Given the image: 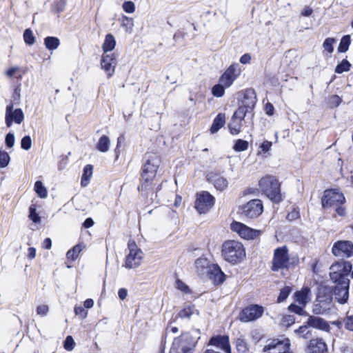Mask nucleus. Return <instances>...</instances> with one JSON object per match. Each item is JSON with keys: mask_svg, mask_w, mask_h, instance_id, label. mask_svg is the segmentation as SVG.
Wrapping results in <instances>:
<instances>
[{"mask_svg": "<svg viewBox=\"0 0 353 353\" xmlns=\"http://www.w3.org/2000/svg\"><path fill=\"white\" fill-rule=\"evenodd\" d=\"M351 270L352 265L347 261L339 262L330 267V276L336 283L334 291L335 298L340 303H344L348 299L350 280L346 276Z\"/></svg>", "mask_w": 353, "mask_h": 353, "instance_id": "nucleus-1", "label": "nucleus"}, {"mask_svg": "<svg viewBox=\"0 0 353 353\" xmlns=\"http://www.w3.org/2000/svg\"><path fill=\"white\" fill-rule=\"evenodd\" d=\"M200 337L199 330L182 333L179 336L174 338L170 353H193Z\"/></svg>", "mask_w": 353, "mask_h": 353, "instance_id": "nucleus-2", "label": "nucleus"}, {"mask_svg": "<svg viewBox=\"0 0 353 353\" xmlns=\"http://www.w3.org/2000/svg\"><path fill=\"white\" fill-rule=\"evenodd\" d=\"M223 259L230 263L237 264L242 262L246 256L243 245L234 240H228L222 245L221 249Z\"/></svg>", "mask_w": 353, "mask_h": 353, "instance_id": "nucleus-3", "label": "nucleus"}, {"mask_svg": "<svg viewBox=\"0 0 353 353\" xmlns=\"http://www.w3.org/2000/svg\"><path fill=\"white\" fill-rule=\"evenodd\" d=\"M259 186L263 194L271 201L279 203L282 200L281 184L274 176L266 175L259 181Z\"/></svg>", "mask_w": 353, "mask_h": 353, "instance_id": "nucleus-4", "label": "nucleus"}, {"mask_svg": "<svg viewBox=\"0 0 353 353\" xmlns=\"http://www.w3.org/2000/svg\"><path fill=\"white\" fill-rule=\"evenodd\" d=\"M332 290L327 286L321 285L315 303L313 306V312L316 314H323L330 310L332 306Z\"/></svg>", "mask_w": 353, "mask_h": 353, "instance_id": "nucleus-5", "label": "nucleus"}, {"mask_svg": "<svg viewBox=\"0 0 353 353\" xmlns=\"http://www.w3.org/2000/svg\"><path fill=\"white\" fill-rule=\"evenodd\" d=\"M145 159V163L143 167L142 178L145 181H150L156 176L161 159L157 154L154 153L147 154Z\"/></svg>", "mask_w": 353, "mask_h": 353, "instance_id": "nucleus-6", "label": "nucleus"}, {"mask_svg": "<svg viewBox=\"0 0 353 353\" xmlns=\"http://www.w3.org/2000/svg\"><path fill=\"white\" fill-rule=\"evenodd\" d=\"M263 212V205L260 199H252L240 205L239 213L246 219H256Z\"/></svg>", "mask_w": 353, "mask_h": 353, "instance_id": "nucleus-7", "label": "nucleus"}, {"mask_svg": "<svg viewBox=\"0 0 353 353\" xmlns=\"http://www.w3.org/2000/svg\"><path fill=\"white\" fill-rule=\"evenodd\" d=\"M128 250L129 252L125 260V267L128 269L137 268L141 264L144 254L134 241H129Z\"/></svg>", "mask_w": 353, "mask_h": 353, "instance_id": "nucleus-8", "label": "nucleus"}, {"mask_svg": "<svg viewBox=\"0 0 353 353\" xmlns=\"http://www.w3.org/2000/svg\"><path fill=\"white\" fill-rule=\"evenodd\" d=\"M272 264V270L274 272L289 268L290 257L286 246L279 247L274 250Z\"/></svg>", "mask_w": 353, "mask_h": 353, "instance_id": "nucleus-9", "label": "nucleus"}, {"mask_svg": "<svg viewBox=\"0 0 353 353\" xmlns=\"http://www.w3.org/2000/svg\"><path fill=\"white\" fill-rule=\"evenodd\" d=\"M215 198L207 191L196 194L195 208L200 213L208 212L214 205Z\"/></svg>", "mask_w": 353, "mask_h": 353, "instance_id": "nucleus-10", "label": "nucleus"}, {"mask_svg": "<svg viewBox=\"0 0 353 353\" xmlns=\"http://www.w3.org/2000/svg\"><path fill=\"white\" fill-rule=\"evenodd\" d=\"M345 201L343 194L336 190H326L321 199L322 205L325 208L342 205Z\"/></svg>", "mask_w": 353, "mask_h": 353, "instance_id": "nucleus-11", "label": "nucleus"}, {"mask_svg": "<svg viewBox=\"0 0 353 353\" xmlns=\"http://www.w3.org/2000/svg\"><path fill=\"white\" fill-rule=\"evenodd\" d=\"M230 228L233 232L237 233L241 238L246 240L254 239L261 234V231L252 229L238 221H233L230 225Z\"/></svg>", "mask_w": 353, "mask_h": 353, "instance_id": "nucleus-12", "label": "nucleus"}, {"mask_svg": "<svg viewBox=\"0 0 353 353\" xmlns=\"http://www.w3.org/2000/svg\"><path fill=\"white\" fill-rule=\"evenodd\" d=\"M332 253L339 258H350L353 256V243L347 240L336 241L332 248Z\"/></svg>", "mask_w": 353, "mask_h": 353, "instance_id": "nucleus-13", "label": "nucleus"}, {"mask_svg": "<svg viewBox=\"0 0 353 353\" xmlns=\"http://www.w3.org/2000/svg\"><path fill=\"white\" fill-rule=\"evenodd\" d=\"M263 312V307L253 304L243 309L239 314V319L244 323L254 321L261 318Z\"/></svg>", "mask_w": 353, "mask_h": 353, "instance_id": "nucleus-14", "label": "nucleus"}, {"mask_svg": "<svg viewBox=\"0 0 353 353\" xmlns=\"http://www.w3.org/2000/svg\"><path fill=\"white\" fill-rule=\"evenodd\" d=\"M290 340L286 339L283 341L274 339L268 341L263 347L265 353H286L290 349Z\"/></svg>", "mask_w": 353, "mask_h": 353, "instance_id": "nucleus-15", "label": "nucleus"}, {"mask_svg": "<svg viewBox=\"0 0 353 353\" xmlns=\"http://www.w3.org/2000/svg\"><path fill=\"white\" fill-rule=\"evenodd\" d=\"M117 56L114 53H103L101 56V67L105 71L108 78L112 77L114 73L117 63Z\"/></svg>", "mask_w": 353, "mask_h": 353, "instance_id": "nucleus-16", "label": "nucleus"}, {"mask_svg": "<svg viewBox=\"0 0 353 353\" xmlns=\"http://www.w3.org/2000/svg\"><path fill=\"white\" fill-rule=\"evenodd\" d=\"M24 120V114L21 108L14 109L13 105L6 107L5 121L8 127H10L13 122L21 124Z\"/></svg>", "mask_w": 353, "mask_h": 353, "instance_id": "nucleus-17", "label": "nucleus"}, {"mask_svg": "<svg viewBox=\"0 0 353 353\" xmlns=\"http://www.w3.org/2000/svg\"><path fill=\"white\" fill-rule=\"evenodd\" d=\"M241 73V69L237 63L232 64L221 75L219 82L226 88H229Z\"/></svg>", "mask_w": 353, "mask_h": 353, "instance_id": "nucleus-18", "label": "nucleus"}, {"mask_svg": "<svg viewBox=\"0 0 353 353\" xmlns=\"http://www.w3.org/2000/svg\"><path fill=\"white\" fill-rule=\"evenodd\" d=\"M327 345L322 338H313L310 340L306 347L307 353H326Z\"/></svg>", "mask_w": 353, "mask_h": 353, "instance_id": "nucleus-19", "label": "nucleus"}, {"mask_svg": "<svg viewBox=\"0 0 353 353\" xmlns=\"http://www.w3.org/2000/svg\"><path fill=\"white\" fill-rule=\"evenodd\" d=\"M209 345L222 350L225 353H231L229 337L226 335H218L211 338Z\"/></svg>", "mask_w": 353, "mask_h": 353, "instance_id": "nucleus-20", "label": "nucleus"}, {"mask_svg": "<svg viewBox=\"0 0 353 353\" xmlns=\"http://www.w3.org/2000/svg\"><path fill=\"white\" fill-rule=\"evenodd\" d=\"M208 180L210 183L214 185V188L219 191H224L228 187V180L223 176L211 173L208 176Z\"/></svg>", "mask_w": 353, "mask_h": 353, "instance_id": "nucleus-21", "label": "nucleus"}, {"mask_svg": "<svg viewBox=\"0 0 353 353\" xmlns=\"http://www.w3.org/2000/svg\"><path fill=\"white\" fill-rule=\"evenodd\" d=\"M212 265L206 258H199L194 262L195 271L199 276H206L210 273Z\"/></svg>", "mask_w": 353, "mask_h": 353, "instance_id": "nucleus-22", "label": "nucleus"}, {"mask_svg": "<svg viewBox=\"0 0 353 353\" xmlns=\"http://www.w3.org/2000/svg\"><path fill=\"white\" fill-rule=\"evenodd\" d=\"M307 323L310 325L311 327L316 328L324 332H330V326L329 323L320 317L310 316L307 320Z\"/></svg>", "mask_w": 353, "mask_h": 353, "instance_id": "nucleus-23", "label": "nucleus"}, {"mask_svg": "<svg viewBox=\"0 0 353 353\" xmlns=\"http://www.w3.org/2000/svg\"><path fill=\"white\" fill-rule=\"evenodd\" d=\"M256 103V97L253 90H248L245 92L241 105L245 107L248 111L252 112Z\"/></svg>", "mask_w": 353, "mask_h": 353, "instance_id": "nucleus-24", "label": "nucleus"}, {"mask_svg": "<svg viewBox=\"0 0 353 353\" xmlns=\"http://www.w3.org/2000/svg\"><path fill=\"white\" fill-rule=\"evenodd\" d=\"M206 277L211 279L216 285L221 284L225 281V274L216 264L211 266V270Z\"/></svg>", "mask_w": 353, "mask_h": 353, "instance_id": "nucleus-25", "label": "nucleus"}, {"mask_svg": "<svg viewBox=\"0 0 353 353\" xmlns=\"http://www.w3.org/2000/svg\"><path fill=\"white\" fill-rule=\"evenodd\" d=\"M310 290L307 287L303 288L300 291L294 294V300L299 305L305 307L310 301Z\"/></svg>", "mask_w": 353, "mask_h": 353, "instance_id": "nucleus-26", "label": "nucleus"}, {"mask_svg": "<svg viewBox=\"0 0 353 353\" xmlns=\"http://www.w3.org/2000/svg\"><path fill=\"white\" fill-rule=\"evenodd\" d=\"M310 325L305 322V324L300 326L298 329L294 331V334L299 339L307 340L312 335V330L310 329Z\"/></svg>", "mask_w": 353, "mask_h": 353, "instance_id": "nucleus-27", "label": "nucleus"}, {"mask_svg": "<svg viewBox=\"0 0 353 353\" xmlns=\"http://www.w3.org/2000/svg\"><path fill=\"white\" fill-rule=\"evenodd\" d=\"M199 310L196 309L194 305L188 304L179 312L178 316L181 319H190L192 316H199Z\"/></svg>", "mask_w": 353, "mask_h": 353, "instance_id": "nucleus-28", "label": "nucleus"}, {"mask_svg": "<svg viewBox=\"0 0 353 353\" xmlns=\"http://www.w3.org/2000/svg\"><path fill=\"white\" fill-rule=\"evenodd\" d=\"M116 46L114 37L112 34H108L105 36V41L102 45L103 53L108 54V52L113 50Z\"/></svg>", "mask_w": 353, "mask_h": 353, "instance_id": "nucleus-29", "label": "nucleus"}, {"mask_svg": "<svg viewBox=\"0 0 353 353\" xmlns=\"http://www.w3.org/2000/svg\"><path fill=\"white\" fill-rule=\"evenodd\" d=\"M233 343L239 353H247L249 351L248 344L243 336L235 339Z\"/></svg>", "mask_w": 353, "mask_h": 353, "instance_id": "nucleus-30", "label": "nucleus"}, {"mask_svg": "<svg viewBox=\"0 0 353 353\" xmlns=\"http://www.w3.org/2000/svg\"><path fill=\"white\" fill-rule=\"evenodd\" d=\"M225 119L223 114H219L214 119L212 126L210 128V132L212 134L216 133L225 124Z\"/></svg>", "mask_w": 353, "mask_h": 353, "instance_id": "nucleus-31", "label": "nucleus"}, {"mask_svg": "<svg viewBox=\"0 0 353 353\" xmlns=\"http://www.w3.org/2000/svg\"><path fill=\"white\" fill-rule=\"evenodd\" d=\"M92 170L93 167L91 165H87L85 166L81 181L82 187H86L89 184L92 175Z\"/></svg>", "mask_w": 353, "mask_h": 353, "instance_id": "nucleus-32", "label": "nucleus"}, {"mask_svg": "<svg viewBox=\"0 0 353 353\" xmlns=\"http://www.w3.org/2000/svg\"><path fill=\"white\" fill-rule=\"evenodd\" d=\"M110 140L108 137L103 135L100 137L97 144V149L101 152H106L109 150Z\"/></svg>", "mask_w": 353, "mask_h": 353, "instance_id": "nucleus-33", "label": "nucleus"}, {"mask_svg": "<svg viewBox=\"0 0 353 353\" xmlns=\"http://www.w3.org/2000/svg\"><path fill=\"white\" fill-rule=\"evenodd\" d=\"M241 127L242 121L232 117L230 123H229L230 132L233 135H236L241 132Z\"/></svg>", "mask_w": 353, "mask_h": 353, "instance_id": "nucleus-34", "label": "nucleus"}, {"mask_svg": "<svg viewBox=\"0 0 353 353\" xmlns=\"http://www.w3.org/2000/svg\"><path fill=\"white\" fill-rule=\"evenodd\" d=\"M44 44L47 49L54 50L59 47L60 41L57 37H48L44 39Z\"/></svg>", "mask_w": 353, "mask_h": 353, "instance_id": "nucleus-35", "label": "nucleus"}, {"mask_svg": "<svg viewBox=\"0 0 353 353\" xmlns=\"http://www.w3.org/2000/svg\"><path fill=\"white\" fill-rule=\"evenodd\" d=\"M34 190L38 196L41 199H45L48 196L47 188L43 185V183L40 181H37L34 183Z\"/></svg>", "mask_w": 353, "mask_h": 353, "instance_id": "nucleus-36", "label": "nucleus"}, {"mask_svg": "<svg viewBox=\"0 0 353 353\" xmlns=\"http://www.w3.org/2000/svg\"><path fill=\"white\" fill-rule=\"evenodd\" d=\"M121 26L125 29V32L131 33L133 29V19L127 16H123L121 19Z\"/></svg>", "mask_w": 353, "mask_h": 353, "instance_id": "nucleus-37", "label": "nucleus"}, {"mask_svg": "<svg viewBox=\"0 0 353 353\" xmlns=\"http://www.w3.org/2000/svg\"><path fill=\"white\" fill-rule=\"evenodd\" d=\"M83 249V246L80 244H78V245H76L75 246L73 247V248L72 250H70L69 251H68L67 254H66V256H67V259H71L72 261L75 260L76 259H77L79 253L81 252V251Z\"/></svg>", "mask_w": 353, "mask_h": 353, "instance_id": "nucleus-38", "label": "nucleus"}, {"mask_svg": "<svg viewBox=\"0 0 353 353\" xmlns=\"http://www.w3.org/2000/svg\"><path fill=\"white\" fill-rule=\"evenodd\" d=\"M350 42L351 39L350 35L343 37L338 47V51L339 52H345L348 50Z\"/></svg>", "mask_w": 353, "mask_h": 353, "instance_id": "nucleus-39", "label": "nucleus"}, {"mask_svg": "<svg viewBox=\"0 0 353 353\" xmlns=\"http://www.w3.org/2000/svg\"><path fill=\"white\" fill-rule=\"evenodd\" d=\"M249 143L247 141L237 139L233 146V149L236 152H243L248 150Z\"/></svg>", "mask_w": 353, "mask_h": 353, "instance_id": "nucleus-40", "label": "nucleus"}, {"mask_svg": "<svg viewBox=\"0 0 353 353\" xmlns=\"http://www.w3.org/2000/svg\"><path fill=\"white\" fill-rule=\"evenodd\" d=\"M252 112L248 111V110L245 109V107L240 106L234 113L232 117L242 121L248 113H251Z\"/></svg>", "mask_w": 353, "mask_h": 353, "instance_id": "nucleus-41", "label": "nucleus"}, {"mask_svg": "<svg viewBox=\"0 0 353 353\" xmlns=\"http://www.w3.org/2000/svg\"><path fill=\"white\" fill-rule=\"evenodd\" d=\"M351 67V64L346 59H343L337 66L336 67L335 72L338 74H341L343 72L349 71Z\"/></svg>", "mask_w": 353, "mask_h": 353, "instance_id": "nucleus-42", "label": "nucleus"}, {"mask_svg": "<svg viewBox=\"0 0 353 353\" xmlns=\"http://www.w3.org/2000/svg\"><path fill=\"white\" fill-rule=\"evenodd\" d=\"M225 88H226V87L223 84H222L219 82V84L213 86V88L212 89V94L214 97H221L225 93Z\"/></svg>", "mask_w": 353, "mask_h": 353, "instance_id": "nucleus-43", "label": "nucleus"}, {"mask_svg": "<svg viewBox=\"0 0 353 353\" xmlns=\"http://www.w3.org/2000/svg\"><path fill=\"white\" fill-rule=\"evenodd\" d=\"M24 41L28 45H32L35 41V37L33 32L30 29H26L23 33Z\"/></svg>", "mask_w": 353, "mask_h": 353, "instance_id": "nucleus-44", "label": "nucleus"}, {"mask_svg": "<svg viewBox=\"0 0 353 353\" xmlns=\"http://www.w3.org/2000/svg\"><path fill=\"white\" fill-rule=\"evenodd\" d=\"M336 42L334 38H327L323 43V47L328 53H332L334 51L333 44Z\"/></svg>", "mask_w": 353, "mask_h": 353, "instance_id": "nucleus-45", "label": "nucleus"}, {"mask_svg": "<svg viewBox=\"0 0 353 353\" xmlns=\"http://www.w3.org/2000/svg\"><path fill=\"white\" fill-rule=\"evenodd\" d=\"M10 161V157L8 152L0 151V168H6L8 166Z\"/></svg>", "mask_w": 353, "mask_h": 353, "instance_id": "nucleus-46", "label": "nucleus"}, {"mask_svg": "<svg viewBox=\"0 0 353 353\" xmlns=\"http://www.w3.org/2000/svg\"><path fill=\"white\" fill-rule=\"evenodd\" d=\"M30 214L29 217L30 219L34 222V223H39L41 218L39 215L37 213V208L35 205L32 204L30 206L29 208Z\"/></svg>", "mask_w": 353, "mask_h": 353, "instance_id": "nucleus-47", "label": "nucleus"}, {"mask_svg": "<svg viewBox=\"0 0 353 353\" xmlns=\"http://www.w3.org/2000/svg\"><path fill=\"white\" fill-rule=\"evenodd\" d=\"M291 292V288L290 287H284L280 291L279 296L277 299V302L281 303L284 301Z\"/></svg>", "mask_w": 353, "mask_h": 353, "instance_id": "nucleus-48", "label": "nucleus"}, {"mask_svg": "<svg viewBox=\"0 0 353 353\" xmlns=\"http://www.w3.org/2000/svg\"><path fill=\"white\" fill-rule=\"evenodd\" d=\"M122 8L126 13H132L135 10L134 3L131 1H125L122 5Z\"/></svg>", "mask_w": 353, "mask_h": 353, "instance_id": "nucleus-49", "label": "nucleus"}, {"mask_svg": "<svg viewBox=\"0 0 353 353\" xmlns=\"http://www.w3.org/2000/svg\"><path fill=\"white\" fill-rule=\"evenodd\" d=\"M21 146L23 150H28L32 146V140L30 136H25L21 141Z\"/></svg>", "mask_w": 353, "mask_h": 353, "instance_id": "nucleus-50", "label": "nucleus"}, {"mask_svg": "<svg viewBox=\"0 0 353 353\" xmlns=\"http://www.w3.org/2000/svg\"><path fill=\"white\" fill-rule=\"evenodd\" d=\"M74 314L79 316L81 319H84L88 316V312L81 306L76 305L74 307Z\"/></svg>", "mask_w": 353, "mask_h": 353, "instance_id": "nucleus-51", "label": "nucleus"}, {"mask_svg": "<svg viewBox=\"0 0 353 353\" xmlns=\"http://www.w3.org/2000/svg\"><path fill=\"white\" fill-rule=\"evenodd\" d=\"M176 288L183 293L188 294L190 292L189 287L179 279L176 281Z\"/></svg>", "mask_w": 353, "mask_h": 353, "instance_id": "nucleus-52", "label": "nucleus"}, {"mask_svg": "<svg viewBox=\"0 0 353 353\" xmlns=\"http://www.w3.org/2000/svg\"><path fill=\"white\" fill-rule=\"evenodd\" d=\"M295 318L292 315H285L282 318V324L286 327H289L294 324Z\"/></svg>", "mask_w": 353, "mask_h": 353, "instance_id": "nucleus-53", "label": "nucleus"}, {"mask_svg": "<svg viewBox=\"0 0 353 353\" xmlns=\"http://www.w3.org/2000/svg\"><path fill=\"white\" fill-rule=\"evenodd\" d=\"M74 341L71 336H68L64 342V348L66 350L71 351L74 349Z\"/></svg>", "mask_w": 353, "mask_h": 353, "instance_id": "nucleus-54", "label": "nucleus"}, {"mask_svg": "<svg viewBox=\"0 0 353 353\" xmlns=\"http://www.w3.org/2000/svg\"><path fill=\"white\" fill-rule=\"evenodd\" d=\"M303 307L302 305L301 306H299V305H296L295 304H291L289 307H288V309L290 311H291L292 312H294L296 314H298L299 315H303L304 313H305V311L303 310Z\"/></svg>", "mask_w": 353, "mask_h": 353, "instance_id": "nucleus-55", "label": "nucleus"}, {"mask_svg": "<svg viewBox=\"0 0 353 353\" xmlns=\"http://www.w3.org/2000/svg\"><path fill=\"white\" fill-rule=\"evenodd\" d=\"M36 311L38 315L46 316L49 311V307L45 304L39 305L37 307Z\"/></svg>", "mask_w": 353, "mask_h": 353, "instance_id": "nucleus-56", "label": "nucleus"}, {"mask_svg": "<svg viewBox=\"0 0 353 353\" xmlns=\"http://www.w3.org/2000/svg\"><path fill=\"white\" fill-rule=\"evenodd\" d=\"M342 102L341 99L338 95H333L330 99V105L332 107H337Z\"/></svg>", "mask_w": 353, "mask_h": 353, "instance_id": "nucleus-57", "label": "nucleus"}, {"mask_svg": "<svg viewBox=\"0 0 353 353\" xmlns=\"http://www.w3.org/2000/svg\"><path fill=\"white\" fill-rule=\"evenodd\" d=\"M272 145V143L271 141H264L261 144L259 148H260L261 152L265 153V152H268L271 149Z\"/></svg>", "mask_w": 353, "mask_h": 353, "instance_id": "nucleus-58", "label": "nucleus"}, {"mask_svg": "<svg viewBox=\"0 0 353 353\" xmlns=\"http://www.w3.org/2000/svg\"><path fill=\"white\" fill-rule=\"evenodd\" d=\"M6 143L8 148H12L14 145V136L12 133H8L6 137Z\"/></svg>", "mask_w": 353, "mask_h": 353, "instance_id": "nucleus-59", "label": "nucleus"}, {"mask_svg": "<svg viewBox=\"0 0 353 353\" xmlns=\"http://www.w3.org/2000/svg\"><path fill=\"white\" fill-rule=\"evenodd\" d=\"M345 326L347 330L353 331V315L347 316L346 317L345 320Z\"/></svg>", "mask_w": 353, "mask_h": 353, "instance_id": "nucleus-60", "label": "nucleus"}, {"mask_svg": "<svg viewBox=\"0 0 353 353\" xmlns=\"http://www.w3.org/2000/svg\"><path fill=\"white\" fill-rule=\"evenodd\" d=\"M265 112L268 116H272L274 112V105L271 103L268 102L265 105Z\"/></svg>", "mask_w": 353, "mask_h": 353, "instance_id": "nucleus-61", "label": "nucleus"}, {"mask_svg": "<svg viewBox=\"0 0 353 353\" xmlns=\"http://www.w3.org/2000/svg\"><path fill=\"white\" fill-rule=\"evenodd\" d=\"M251 61V56L250 54L246 53L242 55L240 58V62L242 64H248L250 63Z\"/></svg>", "mask_w": 353, "mask_h": 353, "instance_id": "nucleus-62", "label": "nucleus"}, {"mask_svg": "<svg viewBox=\"0 0 353 353\" xmlns=\"http://www.w3.org/2000/svg\"><path fill=\"white\" fill-rule=\"evenodd\" d=\"M312 12L313 10L309 6H305L301 11V14L304 17H310Z\"/></svg>", "mask_w": 353, "mask_h": 353, "instance_id": "nucleus-63", "label": "nucleus"}, {"mask_svg": "<svg viewBox=\"0 0 353 353\" xmlns=\"http://www.w3.org/2000/svg\"><path fill=\"white\" fill-rule=\"evenodd\" d=\"M27 256L29 259L32 260L36 256V249L34 248H29L28 249Z\"/></svg>", "mask_w": 353, "mask_h": 353, "instance_id": "nucleus-64", "label": "nucleus"}]
</instances>
